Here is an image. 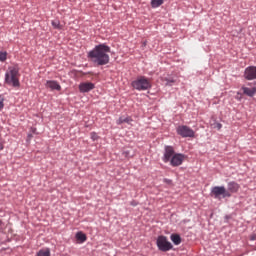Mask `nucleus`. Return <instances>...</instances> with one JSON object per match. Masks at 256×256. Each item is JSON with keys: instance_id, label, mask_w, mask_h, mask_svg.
<instances>
[{"instance_id": "1", "label": "nucleus", "mask_w": 256, "mask_h": 256, "mask_svg": "<svg viewBox=\"0 0 256 256\" xmlns=\"http://www.w3.org/2000/svg\"><path fill=\"white\" fill-rule=\"evenodd\" d=\"M109 53H111V48L105 44H100L88 53V59L98 67L107 65L110 60Z\"/></svg>"}, {"instance_id": "2", "label": "nucleus", "mask_w": 256, "mask_h": 256, "mask_svg": "<svg viewBox=\"0 0 256 256\" xmlns=\"http://www.w3.org/2000/svg\"><path fill=\"white\" fill-rule=\"evenodd\" d=\"M5 82L8 85H13V87H19V68L17 66L8 68L5 75Z\"/></svg>"}, {"instance_id": "3", "label": "nucleus", "mask_w": 256, "mask_h": 256, "mask_svg": "<svg viewBox=\"0 0 256 256\" xmlns=\"http://www.w3.org/2000/svg\"><path fill=\"white\" fill-rule=\"evenodd\" d=\"M132 87L136 91H147L151 89V79L145 76H139L132 82Z\"/></svg>"}, {"instance_id": "4", "label": "nucleus", "mask_w": 256, "mask_h": 256, "mask_svg": "<svg viewBox=\"0 0 256 256\" xmlns=\"http://www.w3.org/2000/svg\"><path fill=\"white\" fill-rule=\"evenodd\" d=\"M156 245L159 251H163L164 253H167V251H171V249H173V244H171V242H169L165 236H158Z\"/></svg>"}, {"instance_id": "5", "label": "nucleus", "mask_w": 256, "mask_h": 256, "mask_svg": "<svg viewBox=\"0 0 256 256\" xmlns=\"http://www.w3.org/2000/svg\"><path fill=\"white\" fill-rule=\"evenodd\" d=\"M221 196L223 197V199H225V197H231V194L227 192L225 186L213 187L211 190V197H214V199H219V197Z\"/></svg>"}, {"instance_id": "6", "label": "nucleus", "mask_w": 256, "mask_h": 256, "mask_svg": "<svg viewBox=\"0 0 256 256\" xmlns=\"http://www.w3.org/2000/svg\"><path fill=\"white\" fill-rule=\"evenodd\" d=\"M177 133L181 137H195V131H193L189 126H179L177 128Z\"/></svg>"}, {"instance_id": "7", "label": "nucleus", "mask_w": 256, "mask_h": 256, "mask_svg": "<svg viewBox=\"0 0 256 256\" xmlns=\"http://www.w3.org/2000/svg\"><path fill=\"white\" fill-rule=\"evenodd\" d=\"M174 155H175V149H173L172 146H165L164 156L162 158V161H164V163H169L170 160L173 159Z\"/></svg>"}, {"instance_id": "8", "label": "nucleus", "mask_w": 256, "mask_h": 256, "mask_svg": "<svg viewBox=\"0 0 256 256\" xmlns=\"http://www.w3.org/2000/svg\"><path fill=\"white\" fill-rule=\"evenodd\" d=\"M183 161H185V155L175 154L170 160V165L172 167H179L180 165H183Z\"/></svg>"}, {"instance_id": "9", "label": "nucleus", "mask_w": 256, "mask_h": 256, "mask_svg": "<svg viewBox=\"0 0 256 256\" xmlns=\"http://www.w3.org/2000/svg\"><path fill=\"white\" fill-rule=\"evenodd\" d=\"M244 77L248 81H253V79H256V66H250L245 69Z\"/></svg>"}, {"instance_id": "10", "label": "nucleus", "mask_w": 256, "mask_h": 256, "mask_svg": "<svg viewBox=\"0 0 256 256\" xmlns=\"http://www.w3.org/2000/svg\"><path fill=\"white\" fill-rule=\"evenodd\" d=\"M95 89V84L92 82H83L79 84L80 93H89V91H93Z\"/></svg>"}, {"instance_id": "11", "label": "nucleus", "mask_w": 256, "mask_h": 256, "mask_svg": "<svg viewBox=\"0 0 256 256\" xmlns=\"http://www.w3.org/2000/svg\"><path fill=\"white\" fill-rule=\"evenodd\" d=\"M46 88L51 89V91H61V84L55 80H47Z\"/></svg>"}, {"instance_id": "12", "label": "nucleus", "mask_w": 256, "mask_h": 256, "mask_svg": "<svg viewBox=\"0 0 256 256\" xmlns=\"http://www.w3.org/2000/svg\"><path fill=\"white\" fill-rule=\"evenodd\" d=\"M227 187V193L233 195V193H237V191H239L241 186L237 182L232 181L228 183Z\"/></svg>"}, {"instance_id": "13", "label": "nucleus", "mask_w": 256, "mask_h": 256, "mask_svg": "<svg viewBox=\"0 0 256 256\" xmlns=\"http://www.w3.org/2000/svg\"><path fill=\"white\" fill-rule=\"evenodd\" d=\"M133 122V119H131V117H120L116 123L117 125H123V123H127L128 125H131V123Z\"/></svg>"}, {"instance_id": "14", "label": "nucleus", "mask_w": 256, "mask_h": 256, "mask_svg": "<svg viewBox=\"0 0 256 256\" xmlns=\"http://www.w3.org/2000/svg\"><path fill=\"white\" fill-rule=\"evenodd\" d=\"M242 91H243L244 95H247L248 97H253V95H255V93H256L255 88L242 87Z\"/></svg>"}, {"instance_id": "15", "label": "nucleus", "mask_w": 256, "mask_h": 256, "mask_svg": "<svg viewBox=\"0 0 256 256\" xmlns=\"http://www.w3.org/2000/svg\"><path fill=\"white\" fill-rule=\"evenodd\" d=\"M170 239L174 245H181V236L179 234H172Z\"/></svg>"}, {"instance_id": "16", "label": "nucleus", "mask_w": 256, "mask_h": 256, "mask_svg": "<svg viewBox=\"0 0 256 256\" xmlns=\"http://www.w3.org/2000/svg\"><path fill=\"white\" fill-rule=\"evenodd\" d=\"M76 239L77 241H80V243H85V241H87V235L83 232H78L76 234Z\"/></svg>"}, {"instance_id": "17", "label": "nucleus", "mask_w": 256, "mask_h": 256, "mask_svg": "<svg viewBox=\"0 0 256 256\" xmlns=\"http://www.w3.org/2000/svg\"><path fill=\"white\" fill-rule=\"evenodd\" d=\"M52 27H54L55 29H58V31L63 30V25L61 24V22L59 20H53Z\"/></svg>"}, {"instance_id": "18", "label": "nucleus", "mask_w": 256, "mask_h": 256, "mask_svg": "<svg viewBox=\"0 0 256 256\" xmlns=\"http://www.w3.org/2000/svg\"><path fill=\"white\" fill-rule=\"evenodd\" d=\"M37 256H51L49 248L42 249L38 252Z\"/></svg>"}, {"instance_id": "19", "label": "nucleus", "mask_w": 256, "mask_h": 256, "mask_svg": "<svg viewBox=\"0 0 256 256\" xmlns=\"http://www.w3.org/2000/svg\"><path fill=\"white\" fill-rule=\"evenodd\" d=\"M163 1L164 0H152L151 1V5L152 7L156 8V7H161V5H163Z\"/></svg>"}, {"instance_id": "20", "label": "nucleus", "mask_w": 256, "mask_h": 256, "mask_svg": "<svg viewBox=\"0 0 256 256\" xmlns=\"http://www.w3.org/2000/svg\"><path fill=\"white\" fill-rule=\"evenodd\" d=\"M0 61H7V52H0Z\"/></svg>"}, {"instance_id": "21", "label": "nucleus", "mask_w": 256, "mask_h": 256, "mask_svg": "<svg viewBox=\"0 0 256 256\" xmlns=\"http://www.w3.org/2000/svg\"><path fill=\"white\" fill-rule=\"evenodd\" d=\"M91 139H92V141H97L99 139V136L97 135V133L92 132L91 133Z\"/></svg>"}, {"instance_id": "22", "label": "nucleus", "mask_w": 256, "mask_h": 256, "mask_svg": "<svg viewBox=\"0 0 256 256\" xmlns=\"http://www.w3.org/2000/svg\"><path fill=\"white\" fill-rule=\"evenodd\" d=\"M122 155H124V157H126V158H129V157H131V151H129V150H124L123 153H122Z\"/></svg>"}, {"instance_id": "23", "label": "nucleus", "mask_w": 256, "mask_h": 256, "mask_svg": "<svg viewBox=\"0 0 256 256\" xmlns=\"http://www.w3.org/2000/svg\"><path fill=\"white\" fill-rule=\"evenodd\" d=\"M5 101L4 98H2V96H0V111L1 109H3V107H5V104L3 103Z\"/></svg>"}, {"instance_id": "24", "label": "nucleus", "mask_w": 256, "mask_h": 256, "mask_svg": "<svg viewBox=\"0 0 256 256\" xmlns=\"http://www.w3.org/2000/svg\"><path fill=\"white\" fill-rule=\"evenodd\" d=\"M250 241H256V234L250 235Z\"/></svg>"}, {"instance_id": "25", "label": "nucleus", "mask_w": 256, "mask_h": 256, "mask_svg": "<svg viewBox=\"0 0 256 256\" xmlns=\"http://www.w3.org/2000/svg\"><path fill=\"white\" fill-rule=\"evenodd\" d=\"M164 183H167L168 185H171L172 181L169 180V179H167V178H165V179H164Z\"/></svg>"}, {"instance_id": "26", "label": "nucleus", "mask_w": 256, "mask_h": 256, "mask_svg": "<svg viewBox=\"0 0 256 256\" xmlns=\"http://www.w3.org/2000/svg\"><path fill=\"white\" fill-rule=\"evenodd\" d=\"M216 127H217V129H221L223 127V125L221 123H217Z\"/></svg>"}, {"instance_id": "27", "label": "nucleus", "mask_w": 256, "mask_h": 256, "mask_svg": "<svg viewBox=\"0 0 256 256\" xmlns=\"http://www.w3.org/2000/svg\"><path fill=\"white\" fill-rule=\"evenodd\" d=\"M172 83H175V81H173V80H168L167 83H166V85H171Z\"/></svg>"}, {"instance_id": "28", "label": "nucleus", "mask_w": 256, "mask_h": 256, "mask_svg": "<svg viewBox=\"0 0 256 256\" xmlns=\"http://www.w3.org/2000/svg\"><path fill=\"white\" fill-rule=\"evenodd\" d=\"M3 149H4L3 143H0V151H3Z\"/></svg>"}, {"instance_id": "29", "label": "nucleus", "mask_w": 256, "mask_h": 256, "mask_svg": "<svg viewBox=\"0 0 256 256\" xmlns=\"http://www.w3.org/2000/svg\"><path fill=\"white\" fill-rule=\"evenodd\" d=\"M28 138H29V139H32V138H33V135L29 134V135H28Z\"/></svg>"}, {"instance_id": "30", "label": "nucleus", "mask_w": 256, "mask_h": 256, "mask_svg": "<svg viewBox=\"0 0 256 256\" xmlns=\"http://www.w3.org/2000/svg\"><path fill=\"white\" fill-rule=\"evenodd\" d=\"M0 225H1V221H0Z\"/></svg>"}]
</instances>
